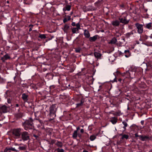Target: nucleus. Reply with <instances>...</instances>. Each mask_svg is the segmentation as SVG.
Wrapping results in <instances>:
<instances>
[{"label": "nucleus", "mask_w": 152, "mask_h": 152, "mask_svg": "<svg viewBox=\"0 0 152 152\" xmlns=\"http://www.w3.org/2000/svg\"><path fill=\"white\" fill-rule=\"evenodd\" d=\"M33 119L31 118H30L29 119L26 120L24 123V129L27 130L28 129H32L34 128L33 125Z\"/></svg>", "instance_id": "f257e3e1"}, {"label": "nucleus", "mask_w": 152, "mask_h": 152, "mask_svg": "<svg viewBox=\"0 0 152 152\" xmlns=\"http://www.w3.org/2000/svg\"><path fill=\"white\" fill-rule=\"evenodd\" d=\"M23 129L20 128L13 129L12 131L13 137L15 138L18 139L20 137Z\"/></svg>", "instance_id": "f03ea898"}, {"label": "nucleus", "mask_w": 152, "mask_h": 152, "mask_svg": "<svg viewBox=\"0 0 152 152\" xmlns=\"http://www.w3.org/2000/svg\"><path fill=\"white\" fill-rule=\"evenodd\" d=\"M56 110L55 104H53L50 107L49 110V115L51 118L50 119V121L53 120L56 116Z\"/></svg>", "instance_id": "7ed1b4c3"}, {"label": "nucleus", "mask_w": 152, "mask_h": 152, "mask_svg": "<svg viewBox=\"0 0 152 152\" xmlns=\"http://www.w3.org/2000/svg\"><path fill=\"white\" fill-rule=\"evenodd\" d=\"M20 137H21L23 141H26L30 139V137L28 133L26 131H22Z\"/></svg>", "instance_id": "20e7f679"}, {"label": "nucleus", "mask_w": 152, "mask_h": 152, "mask_svg": "<svg viewBox=\"0 0 152 152\" xmlns=\"http://www.w3.org/2000/svg\"><path fill=\"white\" fill-rule=\"evenodd\" d=\"M135 25L137 29V32L140 34H142L143 31V25L138 23H136Z\"/></svg>", "instance_id": "39448f33"}, {"label": "nucleus", "mask_w": 152, "mask_h": 152, "mask_svg": "<svg viewBox=\"0 0 152 152\" xmlns=\"http://www.w3.org/2000/svg\"><path fill=\"white\" fill-rule=\"evenodd\" d=\"M132 73L133 74L134 72L131 70H129L123 73L122 74V75L125 76L126 77H130L131 78H133L134 76H132Z\"/></svg>", "instance_id": "423d86ee"}, {"label": "nucleus", "mask_w": 152, "mask_h": 152, "mask_svg": "<svg viewBox=\"0 0 152 152\" xmlns=\"http://www.w3.org/2000/svg\"><path fill=\"white\" fill-rule=\"evenodd\" d=\"M119 20L120 23L126 24L128 23L129 22V20H127L126 17H120L119 18Z\"/></svg>", "instance_id": "0eeeda50"}, {"label": "nucleus", "mask_w": 152, "mask_h": 152, "mask_svg": "<svg viewBox=\"0 0 152 152\" xmlns=\"http://www.w3.org/2000/svg\"><path fill=\"white\" fill-rule=\"evenodd\" d=\"M87 80L86 79V82L89 85L92 84L93 81L92 75H91L89 76H87Z\"/></svg>", "instance_id": "6e6552de"}, {"label": "nucleus", "mask_w": 152, "mask_h": 152, "mask_svg": "<svg viewBox=\"0 0 152 152\" xmlns=\"http://www.w3.org/2000/svg\"><path fill=\"white\" fill-rule=\"evenodd\" d=\"M0 110L3 113H7L8 111L7 107L5 105L0 107Z\"/></svg>", "instance_id": "1a4fd4ad"}, {"label": "nucleus", "mask_w": 152, "mask_h": 152, "mask_svg": "<svg viewBox=\"0 0 152 152\" xmlns=\"http://www.w3.org/2000/svg\"><path fill=\"white\" fill-rule=\"evenodd\" d=\"M10 58V57L9 55L8 54H6L3 57H1V60L3 62L5 61V60H7Z\"/></svg>", "instance_id": "9d476101"}, {"label": "nucleus", "mask_w": 152, "mask_h": 152, "mask_svg": "<svg viewBox=\"0 0 152 152\" xmlns=\"http://www.w3.org/2000/svg\"><path fill=\"white\" fill-rule=\"evenodd\" d=\"M120 22L117 20L113 21L112 22V25L115 26H118L120 24Z\"/></svg>", "instance_id": "9b49d317"}, {"label": "nucleus", "mask_w": 152, "mask_h": 152, "mask_svg": "<svg viewBox=\"0 0 152 152\" xmlns=\"http://www.w3.org/2000/svg\"><path fill=\"white\" fill-rule=\"evenodd\" d=\"M124 53H125V56L126 58H128L131 56V53L129 50H125Z\"/></svg>", "instance_id": "f8f14e48"}, {"label": "nucleus", "mask_w": 152, "mask_h": 152, "mask_svg": "<svg viewBox=\"0 0 152 152\" xmlns=\"http://www.w3.org/2000/svg\"><path fill=\"white\" fill-rule=\"evenodd\" d=\"M95 57L97 59H101L102 54L98 52H95L94 53Z\"/></svg>", "instance_id": "ddd939ff"}, {"label": "nucleus", "mask_w": 152, "mask_h": 152, "mask_svg": "<svg viewBox=\"0 0 152 152\" xmlns=\"http://www.w3.org/2000/svg\"><path fill=\"white\" fill-rule=\"evenodd\" d=\"M28 96L25 93L23 94L22 95V98L23 99L25 102H27L28 99Z\"/></svg>", "instance_id": "4468645a"}, {"label": "nucleus", "mask_w": 152, "mask_h": 152, "mask_svg": "<svg viewBox=\"0 0 152 152\" xmlns=\"http://www.w3.org/2000/svg\"><path fill=\"white\" fill-rule=\"evenodd\" d=\"M69 28V25L67 24H65L64 26L63 30L65 33H67L68 30Z\"/></svg>", "instance_id": "2eb2a0df"}, {"label": "nucleus", "mask_w": 152, "mask_h": 152, "mask_svg": "<svg viewBox=\"0 0 152 152\" xmlns=\"http://www.w3.org/2000/svg\"><path fill=\"white\" fill-rule=\"evenodd\" d=\"M97 35H96L93 37H90L89 39L90 41L92 42L95 41L97 39Z\"/></svg>", "instance_id": "dca6fc26"}, {"label": "nucleus", "mask_w": 152, "mask_h": 152, "mask_svg": "<svg viewBox=\"0 0 152 152\" xmlns=\"http://www.w3.org/2000/svg\"><path fill=\"white\" fill-rule=\"evenodd\" d=\"M151 138L149 136H142V137L141 140L142 141H145L150 139Z\"/></svg>", "instance_id": "f3484780"}, {"label": "nucleus", "mask_w": 152, "mask_h": 152, "mask_svg": "<svg viewBox=\"0 0 152 152\" xmlns=\"http://www.w3.org/2000/svg\"><path fill=\"white\" fill-rule=\"evenodd\" d=\"M71 6L69 5H67L66 7L65 8H64L63 10L64 11L67 10L68 11H69L71 9Z\"/></svg>", "instance_id": "a211bd4d"}, {"label": "nucleus", "mask_w": 152, "mask_h": 152, "mask_svg": "<svg viewBox=\"0 0 152 152\" xmlns=\"http://www.w3.org/2000/svg\"><path fill=\"white\" fill-rule=\"evenodd\" d=\"M117 41V39L115 37H113L111 40L110 43L112 44H115L116 42Z\"/></svg>", "instance_id": "6ab92c4d"}, {"label": "nucleus", "mask_w": 152, "mask_h": 152, "mask_svg": "<svg viewBox=\"0 0 152 152\" xmlns=\"http://www.w3.org/2000/svg\"><path fill=\"white\" fill-rule=\"evenodd\" d=\"M152 23H146L145 24V27L148 29H151L152 27Z\"/></svg>", "instance_id": "aec40b11"}, {"label": "nucleus", "mask_w": 152, "mask_h": 152, "mask_svg": "<svg viewBox=\"0 0 152 152\" xmlns=\"http://www.w3.org/2000/svg\"><path fill=\"white\" fill-rule=\"evenodd\" d=\"M110 121L113 124H115L117 122V119L116 118L114 117Z\"/></svg>", "instance_id": "412c9836"}, {"label": "nucleus", "mask_w": 152, "mask_h": 152, "mask_svg": "<svg viewBox=\"0 0 152 152\" xmlns=\"http://www.w3.org/2000/svg\"><path fill=\"white\" fill-rule=\"evenodd\" d=\"M77 131H75L72 134V137L74 139H76L77 137Z\"/></svg>", "instance_id": "4be33fe9"}, {"label": "nucleus", "mask_w": 152, "mask_h": 152, "mask_svg": "<svg viewBox=\"0 0 152 152\" xmlns=\"http://www.w3.org/2000/svg\"><path fill=\"white\" fill-rule=\"evenodd\" d=\"M120 135H122V137H121V139H123L124 138H125L126 139H127L129 138V136L127 134H120Z\"/></svg>", "instance_id": "5701e85b"}, {"label": "nucleus", "mask_w": 152, "mask_h": 152, "mask_svg": "<svg viewBox=\"0 0 152 152\" xmlns=\"http://www.w3.org/2000/svg\"><path fill=\"white\" fill-rule=\"evenodd\" d=\"M133 34V31H132L129 32L127 33L126 34V36L127 38H129L130 35Z\"/></svg>", "instance_id": "b1692460"}, {"label": "nucleus", "mask_w": 152, "mask_h": 152, "mask_svg": "<svg viewBox=\"0 0 152 152\" xmlns=\"http://www.w3.org/2000/svg\"><path fill=\"white\" fill-rule=\"evenodd\" d=\"M56 145L59 147H61L63 146L62 142L58 141H57V142L56 143Z\"/></svg>", "instance_id": "393cba45"}, {"label": "nucleus", "mask_w": 152, "mask_h": 152, "mask_svg": "<svg viewBox=\"0 0 152 152\" xmlns=\"http://www.w3.org/2000/svg\"><path fill=\"white\" fill-rule=\"evenodd\" d=\"M122 124L124 125V126L123 127V128L125 130H126V127L128 126V124H127V123L125 121H123Z\"/></svg>", "instance_id": "a878e982"}, {"label": "nucleus", "mask_w": 152, "mask_h": 152, "mask_svg": "<svg viewBox=\"0 0 152 152\" xmlns=\"http://www.w3.org/2000/svg\"><path fill=\"white\" fill-rule=\"evenodd\" d=\"M23 115V114L22 113L20 112L18 113H17L16 115V116L18 118H21Z\"/></svg>", "instance_id": "bb28decb"}, {"label": "nucleus", "mask_w": 152, "mask_h": 152, "mask_svg": "<svg viewBox=\"0 0 152 152\" xmlns=\"http://www.w3.org/2000/svg\"><path fill=\"white\" fill-rule=\"evenodd\" d=\"M96 138V136L95 135H92L90 136V139L91 141H93Z\"/></svg>", "instance_id": "cd10ccee"}, {"label": "nucleus", "mask_w": 152, "mask_h": 152, "mask_svg": "<svg viewBox=\"0 0 152 152\" xmlns=\"http://www.w3.org/2000/svg\"><path fill=\"white\" fill-rule=\"evenodd\" d=\"M39 37L41 38L42 39H45L46 38L45 35L44 34H40L39 36Z\"/></svg>", "instance_id": "c85d7f7f"}, {"label": "nucleus", "mask_w": 152, "mask_h": 152, "mask_svg": "<svg viewBox=\"0 0 152 152\" xmlns=\"http://www.w3.org/2000/svg\"><path fill=\"white\" fill-rule=\"evenodd\" d=\"M121 40H122V42H120V43H118L119 45L120 46H121L122 44H124V43L125 42V38H122Z\"/></svg>", "instance_id": "c756f323"}, {"label": "nucleus", "mask_w": 152, "mask_h": 152, "mask_svg": "<svg viewBox=\"0 0 152 152\" xmlns=\"http://www.w3.org/2000/svg\"><path fill=\"white\" fill-rule=\"evenodd\" d=\"M79 29L76 28H74L72 29V31L73 34H75L76 33L77 31Z\"/></svg>", "instance_id": "7c9ffc66"}, {"label": "nucleus", "mask_w": 152, "mask_h": 152, "mask_svg": "<svg viewBox=\"0 0 152 152\" xmlns=\"http://www.w3.org/2000/svg\"><path fill=\"white\" fill-rule=\"evenodd\" d=\"M18 149L20 150H26V148L24 146H19L18 148Z\"/></svg>", "instance_id": "2f4dec72"}, {"label": "nucleus", "mask_w": 152, "mask_h": 152, "mask_svg": "<svg viewBox=\"0 0 152 152\" xmlns=\"http://www.w3.org/2000/svg\"><path fill=\"white\" fill-rule=\"evenodd\" d=\"M9 149L10 150V152H12V151H14L15 152H16L17 150L14 148H9Z\"/></svg>", "instance_id": "473e14b6"}, {"label": "nucleus", "mask_w": 152, "mask_h": 152, "mask_svg": "<svg viewBox=\"0 0 152 152\" xmlns=\"http://www.w3.org/2000/svg\"><path fill=\"white\" fill-rule=\"evenodd\" d=\"M33 136L36 139H37V140H39V138L38 136L36 135L35 134H33Z\"/></svg>", "instance_id": "72a5a7b5"}, {"label": "nucleus", "mask_w": 152, "mask_h": 152, "mask_svg": "<svg viewBox=\"0 0 152 152\" xmlns=\"http://www.w3.org/2000/svg\"><path fill=\"white\" fill-rule=\"evenodd\" d=\"M57 151L58 152H64V150L63 149H60L59 148H58L57 149Z\"/></svg>", "instance_id": "f704fd0d"}, {"label": "nucleus", "mask_w": 152, "mask_h": 152, "mask_svg": "<svg viewBox=\"0 0 152 152\" xmlns=\"http://www.w3.org/2000/svg\"><path fill=\"white\" fill-rule=\"evenodd\" d=\"M90 36V34L88 31H87V30H86V38L89 37Z\"/></svg>", "instance_id": "c9c22d12"}, {"label": "nucleus", "mask_w": 152, "mask_h": 152, "mask_svg": "<svg viewBox=\"0 0 152 152\" xmlns=\"http://www.w3.org/2000/svg\"><path fill=\"white\" fill-rule=\"evenodd\" d=\"M4 152H10L9 148H6L4 150Z\"/></svg>", "instance_id": "e433bc0d"}, {"label": "nucleus", "mask_w": 152, "mask_h": 152, "mask_svg": "<svg viewBox=\"0 0 152 152\" xmlns=\"http://www.w3.org/2000/svg\"><path fill=\"white\" fill-rule=\"evenodd\" d=\"M83 102H82V101H81V102L79 103H78L77 104V107H79L82 105V104H83Z\"/></svg>", "instance_id": "4c0bfd02"}, {"label": "nucleus", "mask_w": 152, "mask_h": 152, "mask_svg": "<svg viewBox=\"0 0 152 152\" xmlns=\"http://www.w3.org/2000/svg\"><path fill=\"white\" fill-rule=\"evenodd\" d=\"M77 27L76 28H77L78 29H80V25L79 24V23H77V24H76V25H75Z\"/></svg>", "instance_id": "58836bf2"}, {"label": "nucleus", "mask_w": 152, "mask_h": 152, "mask_svg": "<svg viewBox=\"0 0 152 152\" xmlns=\"http://www.w3.org/2000/svg\"><path fill=\"white\" fill-rule=\"evenodd\" d=\"M55 143V140H51L50 143V144H53Z\"/></svg>", "instance_id": "ea45409f"}, {"label": "nucleus", "mask_w": 152, "mask_h": 152, "mask_svg": "<svg viewBox=\"0 0 152 152\" xmlns=\"http://www.w3.org/2000/svg\"><path fill=\"white\" fill-rule=\"evenodd\" d=\"M15 107H18V111H19V105L18 104H15Z\"/></svg>", "instance_id": "a19ab883"}, {"label": "nucleus", "mask_w": 152, "mask_h": 152, "mask_svg": "<svg viewBox=\"0 0 152 152\" xmlns=\"http://www.w3.org/2000/svg\"><path fill=\"white\" fill-rule=\"evenodd\" d=\"M75 51L77 53H79L80 51V49L79 48L75 49Z\"/></svg>", "instance_id": "79ce46f5"}, {"label": "nucleus", "mask_w": 152, "mask_h": 152, "mask_svg": "<svg viewBox=\"0 0 152 152\" xmlns=\"http://www.w3.org/2000/svg\"><path fill=\"white\" fill-rule=\"evenodd\" d=\"M67 21H68V20L66 18H65L63 20V22L64 23L66 22Z\"/></svg>", "instance_id": "37998d69"}, {"label": "nucleus", "mask_w": 152, "mask_h": 152, "mask_svg": "<svg viewBox=\"0 0 152 152\" xmlns=\"http://www.w3.org/2000/svg\"><path fill=\"white\" fill-rule=\"evenodd\" d=\"M142 136L143 135H139V136L138 137H139V139H140V140H141L142 138Z\"/></svg>", "instance_id": "c03bdc74"}, {"label": "nucleus", "mask_w": 152, "mask_h": 152, "mask_svg": "<svg viewBox=\"0 0 152 152\" xmlns=\"http://www.w3.org/2000/svg\"><path fill=\"white\" fill-rule=\"evenodd\" d=\"M72 25L73 26H75L76 25L75 23L74 22H73L72 23Z\"/></svg>", "instance_id": "a18cd8bd"}, {"label": "nucleus", "mask_w": 152, "mask_h": 152, "mask_svg": "<svg viewBox=\"0 0 152 152\" xmlns=\"http://www.w3.org/2000/svg\"><path fill=\"white\" fill-rule=\"evenodd\" d=\"M134 135L136 137H138L139 136L138 133H135Z\"/></svg>", "instance_id": "49530a36"}, {"label": "nucleus", "mask_w": 152, "mask_h": 152, "mask_svg": "<svg viewBox=\"0 0 152 152\" xmlns=\"http://www.w3.org/2000/svg\"><path fill=\"white\" fill-rule=\"evenodd\" d=\"M117 82V81L116 80V78L115 77L114 79H113V82Z\"/></svg>", "instance_id": "de8ad7c7"}, {"label": "nucleus", "mask_w": 152, "mask_h": 152, "mask_svg": "<svg viewBox=\"0 0 152 152\" xmlns=\"http://www.w3.org/2000/svg\"><path fill=\"white\" fill-rule=\"evenodd\" d=\"M33 25L32 24H30L29 26V27H30V28H31L33 27Z\"/></svg>", "instance_id": "09e8293b"}, {"label": "nucleus", "mask_w": 152, "mask_h": 152, "mask_svg": "<svg viewBox=\"0 0 152 152\" xmlns=\"http://www.w3.org/2000/svg\"><path fill=\"white\" fill-rule=\"evenodd\" d=\"M9 92H10V91H7L6 92H5V96L6 94L7 95V94L8 93H9Z\"/></svg>", "instance_id": "8fccbe9b"}, {"label": "nucleus", "mask_w": 152, "mask_h": 152, "mask_svg": "<svg viewBox=\"0 0 152 152\" xmlns=\"http://www.w3.org/2000/svg\"><path fill=\"white\" fill-rule=\"evenodd\" d=\"M80 132L81 133H83V132H84V130L83 129H81V130H80Z\"/></svg>", "instance_id": "3c124183"}, {"label": "nucleus", "mask_w": 152, "mask_h": 152, "mask_svg": "<svg viewBox=\"0 0 152 152\" xmlns=\"http://www.w3.org/2000/svg\"><path fill=\"white\" fill-rule=\"evenodd\" d=\"M80 129V128L79 127H77V130H76V131H77H77L79 130Z\"/></svg>", "instance_id": "603ef678"}, {"label": "nucleus", "mask_w": 152, "mask_h": 152, "mask_svg": "<svg viewBox=\"0 0 152 152\" xmlns=\"http://www.w3.org/2000/svg\"><path fill=\"white\" fill-rule=\"evenodd\" d=\"M135 72H134L133 74H132V76H134V74H135Z\"/></svg>", "instance_id": "864d4df0"}, {"label": "nucleus", "mask_w": 152, "mask_h": 152, "mask_svg": "<svg viewBox=\"0 0 152 152\" xmlns=\"http://www.w3.org/2000/svg\"><path fill=\"white\" fill-rule=\"evenodd\" d=\"M141 123L142 125H143L144 124V121H141Z\"/></svg>", "instance_id": "5fc2aeb1"}, {"label": "nucleus", "mask_w": 152, "mask_h": 152, "mask_svg": "<svg viewBox=\"0 0 152 152\" xmlns=\"http://www.w3.org/2000/svg\"><path fill=\"white\" fill-rule=\"evenodd\" d=\"M121 80L122 79L121 78H119L118 80V81L120 82H121Z\"/></svg>", "instance_id": "6e6d98bb"}, {"label": "nucleus", "mask_w": 152, "mask_h": 152, "mask_svg": "<svg viewBox=\"0 0 152 152\" xmlns=\"http://www.w3.org/2000/svg\"><path fill=\"white\" fill-rule=\"evenodd\" d=\"M84 35L86 36V30H84Z\"/></svg>", "instance_id": "4d7b16f0"}, {"label": "nucleus", "mask_w": 152, "mask_h": 152, "mask_svg": "<svg viewBox=\"0 0 152 152\" xmlns=\"http://www.w3.org/2000/svg\"><path fill=\"white\" fill-rule=\"evenodd\" d=\"M32 28H30L29 29V31H32Z\"/></svg>", "instance_id": "13d9d810"}, {"label": "nucleus", "mask_w": 152, "mask_h": 152, "mask_svg": "<svg viewBox=\"0 0 152 152\" xmlns=\"http://www.w3.org/2000/svg\"><path fill=\"white\" fill-rule=\"evenodd\" d=\"M150 37L151 38H152V34H151V36H150Z\"/></svg>", "instance_id": "bf43d9fd"}, {"label": "nucleus", "mask_w": 152, "mask_h": 152, "mask_svg": "<svg viewBox=\"0 0 152 152\" xmlns=\"http://www.w3.org/2000/svg\"><path fill=\"white\" fill-rule=\"evenodd\" d=\"M70 17H69V18L67 19V20H70Z\"/></svg>", "instance_id": "052dcab7"}, {"label": "nucleus", "mask_w": 152, "mask_h": 152, "mask_svg": "<svg viewBox=\"0 0 152 152\" xmlns=\"http://www.w3.org/2000/svg\"><path fill=\"white\" fill-rule=\"evenodd\" d=\"M145 71H148V68H147L146 69H145Z\"/></svg>", "instance_id": "680f3d73"}, {"label": "nucleus", "mask_w": 152, "mask_h": 152, "mask_svg": "<svg viewBox=\"0 0 152 152\" xmlns=\"http://www.w3.org/2000/svg\"><path fill=\"white\" fill-rule=\"evenodd\" d=\"M8 103H10V101H9V100H8Z\"/></svg>", "instance_id": "e2e57ef3"}, {"label": "nucleus", "mask_w": 152, "mask_h": 152, "mask_svg": "<svg viewBox=\"0 0 152 152\" xmlns=\"http://www.w3.org/2000/svg\"><path fill=\"white\" fill-rule=\"evenodd\" d=\"M7 3L8 4V3H9V1H7Z\"/></svg>", "instance_id": "0e129e2a"}, {"label": "nucleus", "mask_w": 152, "mask_h": 152, "mask_svg": "<svg viewBox=\"0 0 152 152\" xmlns=\"http://www.w3.org/2000/svg\"><path fill=\"white\" fill-rule=\"evenodd\" d=\"M24 3L25 4H27L25 2H24Z\"/></svg>", "instance_id": "69168bd1"}, {"label": "nucleus", "mask_w": 152, "mask_h": 152, "mask_svg": "<svg viewBox=\"0 0 152 152\" xmlns=\"http://www.w3.org/2000/svg\"><path fill=\"white\" fill-rule=\"evenodd\" d=\"M145 11L146 12L148 10L147 9H145Z\"/></svg>", "instance_id": "338daca9"}, {"label": "nucleus", "mask_w": 152, "mask_h": 152, "mask_svg": "<svg viewBox=\"0 0 152 152\" xmlns=\"http://www.w3.org/2000/svg\"><path fill=\"white\" fill-rule=\"evenodd\" d=\"M121 51L119 52V54H121Z\"/></svg>", "instance_id": "774afa93"}]
</instances>
